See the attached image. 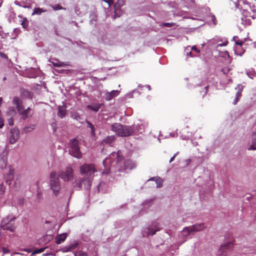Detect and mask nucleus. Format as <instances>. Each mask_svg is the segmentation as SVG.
I'll use <instances>...</instances> for the list:
<instances>
[{"instance_id":"1","label":"nucleus","mask_w":256,"mask_h":256,"mask_svg":"<svg viewBox=\"0 0 256 256\" xmlns=\"http://www.w3.org/2000/svg\"><path fill=\"white\" fill-rule=\"evenodd\" d=\"M238 4L242 10L243 16L248 20L256 18V8L254 6H252L250 2L247 0H239Z\"/></svg>"},{"instance_id":"2","label":"nucleus","mask_w":256,"mask_h":256,"mask_svg":"<svg viewBox=\"0 0 256 256\" xmlns=\"http://www.w3.org/2000/svg\"><path fill=\"white\" fill-rule=\"evenodd\" d=\"M116 158L117 162H120L124 160L122 152L120 150L118 151L116 153L112 152L109 156V158H105L103 161V164L104 166V170L102 172L103 174H108L110 173V167L109 164L112 163L111 160Z\"/></svg>"},{"instance_id":"3","label":"nucleus","mask_w":256,"mask_h":256,"mask_svg":"<svg viewBox=\"0 0 256 256\" xmlns=\"http://www.w3.org/2000/svg\"><path fill=\"white\" fill-rule=\"evenodd\" d=\"M50 189L52 190L54 195L57 196L60 192L61 188L60 180L56 176V172H52L50 174Z\"/></svg>"},{"instance_id":"4","label":"nucleus","mask_w":256,"mask_h":256,"mask_svg":"<svg viewBox=\"0 0 256 256\" xmlns=\"http://www.w3.org/2000/svg\"><path fill=\"white\" fill-rule=\"evenodd\" d=\"M80 171L84 176L93 178L96 170L94 164H84L80 167Z\"/></svg>"},{"instance_id":"5","label":"nucleus","mask_w":256,"mask_h":256,"mask_svg":"<svg viewBox=\"0 0 256 256\" xmlns=\"http://www.w3.org/2000/svg\"><path fill=\"white\" fill-rule=\"evenodd\" d=\"M15 218L6 216L2 218L0 223V228L3 230H8L14 232L16 229L14 220Z\"/></svg>"},{"instance_id":"6","label":"nucleus","mask_w":256,"mask_h":256,"mask_svg":"<svg viewBox=\"0 0 256 256\" xmlns=\"http://www.w3.org/2000/svg\"><path fill=\"white\" fill-rule=\"evenodd\" d=\"M204 228V224H197L184 228L182 234L184 236H187L190 234L194 233L202 230Z\"/></svg>"},{"instance_id":"7","label":"nucleus","mask_w":256,"mask_h":256,"mask_svg":"<svg viewBox=\"0 0 256 256\" xmlns=\"http://www.w3.org/2000/svg\"><path fill=\"white\" fill-rule=\"evenodd\" d=\"M92 179V178L84 176L76 184V186L79 190L82 189L83 187L86 190H89L91 187Z\"/></svg>"},{"instance_id":"8","label":"nucleus","mask_w":256,"mask_h":256,"mask_svg":"<svg viewBox=\"0 0 256 256\" xmlns=\"http://www.w3.org/2000/svg\"><path fill=\"white\" fill-rule=\"evenodd\" d=\"M59 176L64 181H69L73 178L74 170L70 166H68L64 171L60 172Z\"/></svg>"},{"instance_id":"9","label":"nucleus","mask_w":256,"mask_h":256,"mask_svg":"<svg viewBox=\"0 0 256 256\" xmlns=\"http://www.w3.org/2000/svg\"><path fill=\"white\" fill-rule=\"evenodd\" d=\"M234 246V244L232 242H228L220 246L218 254L220 255L226 256L227 252L231 250Z\"/></svg>"},{"instance_id":"10","label":"nucleus","mask_w":256,"mask_h":256,"mask_svg":"<svg viewBox=\"0 0 256 256\" xmlns=\"http://www.w3.org/2000/svg\"><path fill=\"white\" fill-rule=\"evenodd\" d=\"M144 126L142 124H138L129 127V136L132 134H142L144 132Z\"/></svg>"},{"instance_id":"11","label":"nucleus","mask_w":256,"mask_h":256,"mask_svg":"<svg viewBox=\"0 0 256 256\" xmlns=\"http://www.w3.org/2000/svg\"><path fill=\"white\" fill-rule=\"evenodd\" d=\"M20 130L18 128H14L11 129L10 142L11 144H14L19 138Z\"/></svg>"},{"instance_id":"12","label":"nucleus","mask_w":256,"mask_h":256,"mask_svg":"<svg viewBox=\"0 0 256 256\" xmlns=\"http://www.w3.org/2000/svg\"><path fill=\"white\" fill-rule=\"evenodd\" d=\"M14 170L12 166H10L8 167V172L4 176L6 182L10 185L12 183V182L14 178Z\"/></svg>"},{"instance_id":"13","label":"nucleus","mask_w":256,"mask_h":256,"mask_svg":"<svg viewBox=\"0 0 256 256\" xmlns=\"http://www.w3.org/2000/svg\"><path fill=\"white\" fill-rule=\"evenodd\" d=\"M13 104L16 106L18 112L24 108L22 101L18 96L14 97L12 100Z\"/></svg>"},{"instance_id":"14","label":"nucleus","mask_w":256,"mask_h":256,"mask_svg":"<svg viewBox=\"0 0 256 256\" xmlns=\"http://www.w3.org/2000/svg\"><path fill=\"white\" fill-rule=\"evenodd\" d=\"M31 108L28 107L26 110L22 109L18 113L22 116V119L25 120L28 117L32 116V114H31Z\"/></svg>"},{"instance_id":"15","label":"nucleus","mask_w":256,"mask_h":256,"mask_svg":"<svg viewBox=\"0 0 256 256\" xmlns=\"http://www.w3.org/2000/svg\"><path fill=\"white\" fill-rule=\"evenodd\" d=\"M70 154L73 156L78 158H82V154L80 150L79 147H77L76 148H74L72 149H70Z\"/></svg>"},{"instance_id":"16","label":"nucleus","mask_w":256,"mask_h":256,"mask_svg":"<svg viewBox=\"0 0 256 256\" xmlns=\"http://www.w3.org/2000/svg\"><path fill=\"white\" fill-rule=\"evenodd\" d=\"M238 90L236 94L235 98L233 102L234 104H236L242 96V91L243 86L241 84H239L238 86Z\"/></svg>"},{"instance_id":"17","label":"nucleus","mask_w":256,"mask_h":256,"mask_svg":"<svg viewBox=\"0 0 256 256\" xmlns=\"http://www.w3.org/2000/svg\"><path fill=\"white\" fill-rule=\"evenodd\" d=\"M66 106L64 104L58 106V117L62 118L66 116Z\"/></svg>"},{"instance_id":"18","label":"nucleus","mask_w":256,"mask_h":256,"mask_svg":"<svg viewBox=\"0 0 256 256\" xmlns=\"http://www.w3.org/2000/svg\"><path fill=\"white\" fill-rule=\"evenodd\" d=\"M103 106L104 104H94L92 105H88L86 108L92 111L98 112L100 108Z\"/></svg>"},{"instance_id":"19","label":"nucleus","mask_w":256,"mask_h":256,"mask_svg":"<svg viewBox=\"0 0 256 256\" xmlns=\"http://www.w3.org/2000/svg\"><path fill=\"white\" fill-rule=\"evenodd\" d=\"M20 96L23 98H29L32 99V92H29L25 89H22L20 91Z\"/></svg>"},{"instance_id":"20","label":"nucleus","mask_w":256,"mask_h":256,"mask_svg":"<svg viewBox=\"0 0 256 256\" xmlns=\"http://www.w3.org/2000/svg\"><path fill=\"white\" fill-rule=\"evenodd\" d=\"M66 238L67 234L66 233L58 235L55 238L56 244H61L65 240Z\"/></svg>"},{"instance_id":"21","label":"nucleus","mask_w":256,"mask_h":256,"mask_svg":"<svg viewBox=\"0 0 256 256\" xmlns=\"http://www.w3.org/2000/svg\"><path fill=\"white\" fill-rule=\"evenodd\" d=\"M119 94V91L116 90H112L110 92H108L106 94V99L107 100H110L113 98L117 96Z\"/></svg>"},{"instance_id":"22","label":"nucleus","mask_w":256,"mask_h":256,"mask_svg":"<svg viewBox=\"0 0 256 256\" xmlns=\"http://www.w3.org/2000/svg\"><path fill=\"white\" fill-rule=\"evenodd\" d=\"M36 128L35 124H29L25 126L22 130V133H28L31 132Z\"/></svg>"},{"instance_id":"23","label":"nucleus","mask_w":256,"mask_h":256,"mask_svg":"<svg viewBox=\"0 0 256 256\" xmlns=\"http://www.w3.org/2000/svg\"><path fill=\"white\" fill-rule=\"evenodd\" d=\"M256 144V133H254L252 135V142L251 146L248 148V150H256V146L254 145Z\"/></svg>"},{"instance_id":"24","label":"nucleus","mask_w":256,"mask_h":256,"mask_svg":"<svg viewBox=\"0 0 256 256\" xmlns=\"http://www.w3.org/2000/svg\"><path fill=\"white\" fill-rule=\"evenodd\" d=\"M118 130L117 131V133L118 136H128V131H124L122 129V126L120 125L118 126Z\"/></svg>"},{"instance_id":"25","label":"nucleus","mask_w":256,"mask_h":256,"mask_svg":"<svg viewBox=\"0 0 256 256\" xmlns=\"http://www.w3.org/2000/svg\"><path fill=\"white\" fill-rule=\"evenodd\" d=\"M46 10H44L42 8H35L33 10V12L32 13V15L36 14V15H40L42 12H46Z\"/></svg>"},{"instance_id":"26","label":"nucleus","mask_w":256,"mask_h":256,"mask_svg":"<svg viewBox=\"0 0 256 256\" xmlns=\"http://www.w3.org/2000/svg\"><path fill=\"white\" fill-rule=\"evenodd\" d=\"M79 141L76 138H74L70 141V149H72L74 148H76L78 147Z\"/></svg>"},{"instance_id":"27","label":"nucleus","mask_w":256,"mask_h":256,"mask_svg":"<svg viewBox=\"0 0 256 256\" xmlns=\"http://www.w3.org/2000/svg\"><path fill=\"white\" fill-rule=\"evenodd\" d=\"M6 165V158L4 156H0V168H4Z\"/></svg>"},{"instance_id":"28","label":"nucleus","mask_w":256,"mask_h":256,"mask_svg":"<svg viewBox=\"0 0 256 256\" xmlns=\"http://www.w3.org/2000/svg\"><path fill=\"white\" fill-rule=\"evenodd\" d=\"M232 40L236 45H238V46H240V48H242V46L244 44V42L242 40H240L238 36H234Z\"/></svg>"},{"instance_id":"29","label":"nucleus","mask_w":256,"mask_h":256,"mask_svg":"<svg viewBox=\"0 0 256 256\" xmlns=\"http://www.w3.org/2000/svg\"><path fill=\"white\" fill-rule=\"evenodd\" d=\"M55 67H62L65 66L63 62L55 60L54 62H50Z\"/></svg>"},{"instance_id":"30","label":"nucleus","mask_w":256,"mask_h":256,"mask_svg":"<svg viewBox=\"0 0 256 256\" xmlns=\"http://www.w3.org/2000/svg\"><path fill=\"white\" fill-rule=\"evenodd\" d=\"M114 136H109L104 140L102 142L107 144H110L114 141Z\"/></svg>"},{"instance_id":"31","label":"nucleus","mask_w":256,"mask_h":256,"mask_svg":"<svg viewBox=\"0 0 256 256\" xmlns=\"http://www.w3.org/2000/svg\"><path fill=\"white\" fill-rule=\"evenodd\" d=\"M28 20L26 18H22V20L21 22V25L22 28L24 29H27L28 26Z\"/></svg>"},{"instance_id":"32","label":"nucleus","mask_w":256,"mask_h":256,"mask_svg":"<svg viewBox=\"0 0 256 256\" xmlns=\"http://www.w3.org/2000/svg\"><path fill=\"white\" fill-rule=\"evenodd\" d=\"M50 6L54 10H66L65 8H64L62 6H60V4H56L54 6Z\"/></svg>"},{"instance_id":"33","label":"nucleus","mask_w":256,"mask_h":256,"mask_svg":"<svg viewBox=\"0 0 256 256\" xmlns=\"http://www.w3.org/2000/svg\"><path fill=\"white\" fill-rule=\"evenodd\" d=\"M6 190V188L3 184H0V198L4 194Z\"/></svg>"},{"instance_id":"34","label":"nucleus","mask_w":256,"mask_h":256,"mask_svg":"<svg viewBox=\"0 0 256 256\" xmlns=\"http://www.w3.org/2000/svg\"><path fill=\"white\" fill-rule=\"evenodd\" d=\"M86 122L88 124V126L90 128L92 134H94L95 129L94 125L88 120H86Z\"/></svg>"},{"instance_id":"35","label":"nucleus","mask_w":256,"mask_h":256,"mask_svg":"<svg viewBox=\"0 0 256 256\" xmlns=\"http://www.w3.org/2000/svg\"><path fill=\"white\" fill-rule=\"evenodd\" d=\"M86 122L88 124V126L90 128L92 134H94L95 129L94 125L88 120H86Z\"/></svg>"},{"instance_id":"36","label":"nucleus","mask_w":256,"mask_h":256,"mask_svg":"<svg viewBox=\"0 0 256 256\" xmlns=\"http://www.w3.org/2000/svg\"><path fill=\"white\" fill-rule=\"evenodd\" d=\"M239 48H236V50L235 51V53L240 56H242V54L244 52V50L242 48L240 50H238Z\"/></svg>"},{"instance_id":"37","label":"nucleus","mask_w":256,"mask_h":256,"mask_svg":"<svg viewBox=\"0 0 256 256\" xmlns=\"http://www.w3.org/2000/svg\"><path fill=\"white\" fill-rule=\"evenodd\" d=\"M136 166V164L134 162L129 160V170L135 168Z\"/></svg>"},{"instance_id":"38","label":"nucleus","mask_w":256,"mask_h":256,"mask_svg":"<svg viewBox=\"0 0 256 256\" xmlns=\"http://www.w3.org/2000/svg\"><path fill=\"white\" fill-rule=\"evenodd\" d=\"M78 246V244L76 242L68 246L69 248L70 249V251L72 250H73L76 248Z\"/></svg>"},{"instance_id":"39","label":"nucleus","mask_w":256,"mask_h":256,"mask_svg":"<svg viewBox=\"0 0 256 256\" xmlns=\"http://www.w3.org/2000/svg\"><path fill=\"white\" fill-rule=\"evenodd\" d=\"M174 25V22H164L162 24V26L166 27H171Z\"/></svg>"},{"instance_id":"40","label":"nucleus","mask_w":256,"mask_h":256,"mask_svg":"<svg viewBox=\"0 0 256 256\" xmlns=\"http://www.w3.org/2000/svg\"><path fill=\"white\" fill-rule=\"evenodd\" d=\"M75 256H87V254L85 252L80 251L77 254H75Z\"/></svg>"},{"instance_id":"41","label":"nucleus","mask_w":256,"mask_h":256,"mask_svg":"<svg viewBox=\"0 0 256 256\" xmlns=\"http://www.w3.org/2000/svg\"><path fill=\"white\" fill-rule=\"evenodd\" d=\"M46 249V248H40L38 250H36L32 252V254H40L44 251V250Z\"/></svg>"},{"instance_id":"42","label":"nucleus","mask_w":256,"mask_h":256,"mask_svg":"<svg viewBox=\"0 0 256 256\" xmlns=\"http://www.w3.org/2000/svg\"><path fill=\"white\" fill-rule=\"evenodd\" d=\"M103 2L107 3L108 5V6H110L114 4L113 0H102Z\"/></svg>"},{"instance_id":"43","label":"nucleus","mask_w":256,"mask_h":256,"mask_svg":"<svg viewBox=\"0 0 256 256\" xmlns=\"http://www.w3.org/2000/svg\"><path fill=\"white\" fill-rule=\"evenodd\" d=\"M230 71V68H227V67H225V68H224L222 69V72L224 74H226L228 72Z\"/></svg>"},{"instance_id":"44","label":"nucleus","mask_w":256,"mask_h":256,"mask_svg":"<svg viewBox=\"0 0 256 256\" xmlns=\"http://www.w3.org/2000/svg\"><path fill=\"white\" fill-rule=\"evenodd\" d=\"M8 124L10 126H13L14 124V118L12 117L8 119Z\"/></svg>"},{"instance_id":"45","label":"nucleus","mask_w":256,"mask_h":256,"mask_svg":"<svg viewBox=\"0 0 256 256\" xmlns=\"http://www.w3.org/2000/svg\"><path fill=\"white\" fill-rule=\"evenodd\" d=\"M0 56L2 58H4L6 60L8 59V58L7 56L6 55V54H5L4 53L2 52H0Z\"/></svg>"},{"instance_id":"46","label":"nucleus","mask_w":256,"mask_h":256,"mask_svg":"<svg viewBox=\"0 0 256 256\" xmlns=\"http://www.w3.org/2000/svg\"><path fill=\"white\" fill-rule=\"evenodd\" d=\"M62 252H68L69 251H70V249L69 248V246H64L62 249Z\"/></svg>"},{"instance_id":"47","label":"nucleus","mask_w":256,"mask_h":256,"mask_svg":"<svg viewBox=\"0 0 256 256\" xmlns=\"http://www.w3.org/2000/svg\"><path fill=\"white\" fill-rule=\"evenodd\" d=\"M2 252H3L4 254H8L10 252L9 250L5 247H3L2 248Z\"/></svg>"},{"instance_id":"48","label":"nucleus","mask_w":256,"mask_h":256,"mask_svg":"<svg viewBox=\"0 0 256 256\" xmlns=\"http://www.w3.org/2000/svg\"><path fill=\"white\" fill-rule=\"evenodd\" d=\"M212 18V21L213 22L214 24L216 25V19L214 16H211Z\"/></svg>"},{"instance_id":"49","label":"nucleus","mask_w":256,"mask_h":256,"mask_svg":"<svg viewBox=\"0 0 256 256\" xmlns=\"http://www.w3.org/2000/svg\"><path fill=\"white\" fill-rule=\"evenodd\" d=\"M192 50H194L197 53H200V50H198L196 46H192Z\"/></svg>"},{"instance_id":"50","label":"nucleus","mask_w":256,"mask_h":256,"mask_svg":"<svg viewBox=\"0 0 256 256\" xmlns=\"http://www.w3.org/2000/svg\"><path fill=\"white\" fill-rule=\"evenodd\" d=\"M160 230L159 229H158L156 230H152L151 232H150L148 234V235H154L156 234V232L157 230Z\"/></svg>"},{"instance_id":"51","label":"nucleus","mask_w":256,"mask_h":256,"mask_svg":"<svg viewBox=\"0 0 256 256\" xmlns=\"http://www.w3.org/2000/svg\"><path fill=\"white\" fill-rule=\"evenodd\" d=\"M186 56H188L190 57H191V58L195 56L193 55V54L191 51L189 52H187Z\"/></svg>"},{"instance_id":"52","label":"nucleus","mask_w":256,"mask_h":256,"mask_svg":"<svg viewBox=\"0 0 256 256\" xmlns=\"http://www.w3.org/2000/svg\"><path fill=\"white\" fill-rule=\"evenodd\" d=\"M178 154V152H176V154H174V156L172 157L170 160V162H172L175 158V157Z\"/></svg>"},{"instance_id":"53","label":"nucleus","mask_w":256,"mask_h":256,"mask_svg":"<svg viewBox=\"0 0 256 256\" xmlns=\"http://www.w3.org/2000/svg\"><path fill=\"white\" fill-rule=\"evenodd\" d=\"M4 126V121L0 118V128H2Z\"/></svg>"},{"instance_id":"54","label":"nucleus","mask_w":256,"mask_h":256,"mask_svg":"<svg viewBox=\"0 0 256 256\" xmlns=\"http://www.w3.org/2000/svg\"><path fill=\"white\" fill-rule=\"evenodd\" d=\"M228 43V42H226L224 43L220 44H218V46H226L227 45Z\"/></svg>"},{"instance_id":"55","label":"nucleus","mask_w":256,"mask_h":256,"mask_svg":"<svg viewBox=\"0 0 256 256\" xmlns=\"http://www.w3.org/2000/svg\"><path fill=\"white\" fill-rule=\"evenodd\" d=\"M121 4L120 0H119L118 2V3H116L114 6L115 8H116V7L118 6V4Z\"/></svg>"},{"instance_id":"56","label":"nucleus","mask_w":256,"mask_h":256,"mask_svg":"<svg viewBox=\"0 0 256 256\" xmlns=\"http://www.w3.org/2000/svg\"><path fill=\"white\" fill-rule=\"evenodd\" d=\"M208 86H206L204 87V89L206 90L205 94H206L208 90Z\"/></svg>"},{"instance_id":"57","label":"nucleus","mask_w":256,"mask_h":256,"mask_svg":"<svg viewBox=\"0 0 256 256\" xmlns=\"http://www.w3.org/2000/svg\"><path fill=\"white\" fill-rule=\"evenodd\" d=\"M162 186V183L157 184L156 187L160 188V187H161Z\"/></svg>"},{"instance_id":"58","label":"nucleus","mask_w":256,"mask_h":256,"mask_svg":"<svg viewBox=\"0 0 256 256\" xmlns=\"http://www.w3.org/2000/svg\"><path fill=\"white\" fill-rule=\"evenodd\" d=\"M10 110H12V112H14V114L16 113L15 110L13 108H10Z\"/></svg>"},{"instance_id":"59","label":"nucleus","mask_w":256,"mask_h":256,"mask_svg":"<svg viewBox=\"0 0 256 256\" xmlns=\"http://www.w3.org/2000/svg\"><path fill=\"white\" fill-rule=\"evenodd\" d=\"M50 221H48V220H46L45 222V224H50Z\"/></svg>"},{"instance_id":"60","label":"nucleus","mask_w":256,"mask_h":256,"mask_svg":"<svg viewBox=\"0 0 256 256\" xmlns=\"http://www.w3.org/2000/svg\"><path fill=\"white\" fill-rule=\"evenodd\" d=\"M146 86L148 88L149 90L150 89V87L149 85H148Z\"/></svg>"},{"instance_id":"61","label":"nucleus","mask_w":256,"mask_h":256,"mask_svg":"<svg viewBox=\"0 0 256 256\" xmlns=\"http://www.w3.org/2000/svg\"><path fill=\"white\" fill-rule=\"evenodd\" d=\"M116 128V126H112V128L114 130Z\"/></svg>"},{"instance_id":"62","label":"nucleus","mask_w":256,"mask_h":256,"mask_svg":"<svg viewBox=\"0 0 256 256\" xmlns=\"http://www.w3.org/2000/svg\"><path fill=\"white\" fill-rule=\"evenodd\" d=\"M154 178H150L149 180H152Z\"/></svg>"}]
</instances>
